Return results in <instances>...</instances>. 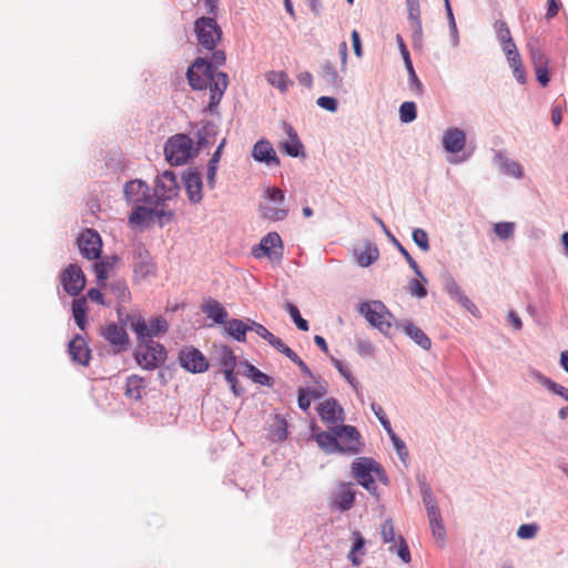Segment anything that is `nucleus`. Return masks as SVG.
<instances>
[{"label": "nucleus", "mask_w": 568, "mask_h": 568, "mask_svg": "<svg viewBox=\"0 0 568 568\" xmlns=\"http://www.w3.org/2000/svg\"><path fill=\"white\" fill-rule=\"evenodd\" d=\"M355 495L352 483H339L332 495V504L342 511L348 510L354 505Z\"/></svg>", "instance_id": "f3484780"}, {"label": "nucleus", "mask_w": 568, "mask_h": 568, "mask_svg": "<svg viewBox=\"0 0 568 568\" xmlns=\"http://www.w3.org/2000/svg\"><path fill=\"white\" fill-rule=\"evenodd\" d=\"M87 300L85 297H80L73 301L72 303V314L77 325L84 329L87 325Z\"/></svg>", "instance_id": "72a5a7b5"}, {"label": "nucleus", "mask_w": 568, "mask_h": 568, "mask_svg": "<svg viewBox=\"0 0 568 568\" xmlns=\"http://www.w3.org/2000/svg\"><path fill=\"white\" fill-rule=\"evenodd\" d=\"M405 332L422 348H424V349L430 348L432 342H430L429 337L414 324H407L405 326Z\"/></svg>", "instance_id": "f704fd0d"}, {"label": "nucleus", "mask_w": 568, "mask_h": 568, "mask_svg": "<svg viewBox=\"0 0 568 568\" xmlns=\"http://www.w3.org/2000/svg\"><path fill=\"white\" fill-rule=\"evenodd\" d=\"M320 75L328 87L339 88L342 84V78L331 63L322 65Z\"/></svg>", "instance_id": "e433bc0d"}, {"label": "nucleus", "mask_w": 568, "mask_h": 568, "mask_svg": "<svg viewBox=\"0 0 568 568\" xmlns=\"http://www.w3.org/2000/svg\"><path fill=\"white\" fill-rule=\"evenodd\" d=\"M466 135L464 131L453 128L448 129L443 136V145L450 153H458L465 148Z\"/></svg>", "instance_id": "b1692460"}, {"label": "nucleus", "mask_w": 568, "mask_h": 568, "mask_svg": "<svg viewBox=\"0 0 568 568\" xmlns=\"http://www.w3.org/2000/svg\"><path fill=\"white\" fill-rule=\"evenodd\" d=\"M544 385L547 387L548 390L561 396L566 400H568V388L557 384L556 382L551 379H545Z\"/></svg>", "instance_id": "864d4df0"}, {"label": "nucleus", "mask_w": 568, "mask_h": 568, "mask_svg": "<svg viewBox=\"0 0 568 568\" xmlns=\"http://www.w3.org/2000/svg\"><path fill=\"white\" fill-rule=\"evenodd\" d=\"M186 77L193 90H210L209 110L213 111L229 85L227 74L213 69V65L203 58H197L189 67Z\"/></svg>", "instance_id": "f257e3e1"}, {"label": "nucleus", "mask_w": 568, "mask_h": 568, "mask_svg": "<svg viewBox=\"0 0 568 568\" xmlns=\"http://www.w3.org/2000/svg\"><path fill=\"white\" fill-rule=\"evenodd\" d=\"M504 168L505 172L511 176L520 178L523 175V169L520 164L515 161L506 162Z\"/></svg>", "instance_id": "680f3d73"}, {"label": "nucleus", "mask_w": 568, "mask_h": 568, "mask_svg": "<svg viewBox=\"0 0 568 568\" xmlns=\"http://www.w3.org/2000/svg\"><path fill=\"white\" fill-rule=\"evenodd\" d=\"M252 155L257 162H265L268 165L280 164V160L276 156L273 146L266 140H261L254 144Z\"/></svg>", "instance_id": "5701e85b"}, {"label": "nucleus", "mask_w": 568, "mask_h": 568, "mask_svg": "<svg viewBox=\"0 0 568 568\" xmlns=\"http://www.w3.org/2000/svg\"><path fill=\"white\" fill-rule=\"evenodd\" d=\"M430 528L434 538L436 539L437 544L442 547L445 544L446 538V530L443 525L440 511H432L430 515H428Z\"/></svg>", "instance_id": "c756f323"}, {"label": "nucleus", "mask_w": 568, "mask_h": 568, "mask_svg": "<svg viewBox=\"0 0 568 568\" xmlns=\"http://www.w3.org/2000/svg\"><path fill=\"white\" fill-rule=\"evenodd\" d=\"M256 258L267 257L272 262H280L283 257V243L276 232L265 235L257 248L253 251Z\"/></svg>", "instance_id": "9b49d317"}, {"label": "nucleus", "mask_w": 568, "mask_h": 568, "mask_svg": "<svg viewBox=\"0 0 568 568\" xmlns=\"http://www.w3.org/2000/svg\"><path fill=\"white\" fill-rule=\"evenodd\" d=\"M179 362L183 368L191 373H203L209 368L205 356L194 347H184L180 351Z\"/></svg>", "instance_id": "2eb2a0df"}, {"label": "nucleus", "mask_w": 568, "mask_h": 568, "mask_svg": "<svg viewBox=\"0 0 568 568\" xmlns=\"http://www.w3.org/2000/svg\"><path fill=\"white\" fill-rule=\"evenodd\" d=\"M297 402H298V406L301 409L307 410L310 408L311 399H310V394L307 393V389H304V388L298 389Z\"/></svg>", "instance_id": "0e129e2a"}, {"label": "nucleus", "mask_w": 568, "mask_h": 568, "mask_svg": "<svg viewBox=\"0 0 568 568\" xmlns=\"http://www.w3.org/2000/svg\"><path fill=\"white\" fill-rule=\"evenodd\" d=\"M126 321L130 322V328L135 333L138 342L153 339L164 335L169 329V324L162 316L145 321L140 315H128Z\"/></svg>", "instance_id": "7ed1b4c3"}, {"label": "nucleus", "mask_w": 568, "mask_h": 568, "mask_svg": "<svg viewBox=\"0 0 568 568\" xmlns=\"http://www.w3.org/2000/svg\"><path fill=\"white\" fill-rule=\"evenodd\" d=\"M133 271L139 280H145L155 274L156 266L148 251L140 248L134 254Z\"/></svg>", "instance_id": "6ab92c4d"}, {"label": "nucleus", "mask_w": 568, "mask_h": 568, "mask_svg": "<svg viewBox=\"0 0 568 568\" xmlns=\"http://www.w3.org/2000/svg\"><path fill=\"white\" fill-rule=\"evenodd\" d=\"M494 30L498 38V40L501 43L503 50H507L509 48H514L516 44L513 40L510 30L504 20H497L494 23Z\"/></svg>", "instance_id": "7c9ffc66"}, {"label": "nucleus", "mask_w": 568, "mask_h": 568, "mask_svg": "<svg viewBox=\"0 0 568 568\" xmlns=\"http://www.w3.org/2000/svg\"><path fill=\"white\" fill-rule=\"evenodd\" d=\"M408 288H409L410 294L418 298H423L427 295V290L425 288L424 284L418 280H412L409 282Z\"/></svg>", "instance_id": "6e6d98bb"}, {"label": "nucleus", "mask_w": 568, "mask_h": 568, "mask_svg": "<svg viewBox=\"0 0 568 568\" xmlns=\"http://www.w3.org/2000/svg\"><path fill=\"white\" fill-rule=\"evenodd\" d=\"M317 104L331 112H335L337 110V100L331 97H320L317 99Z\"/></svg>", "instance_id": "4d7b16f0"}, {"label": "nucleus", "mask_w": 568, "mask_h": 568, "mask_svg": "<svg viewBox=\"0 0 568 568\" xmlns=\"http://www.w3.org/2000/svg\"><path fill=\"white\" fill-rule=\"evenodd\" d=\"M194 31L201 47L213 50L221 40L222 31L216 21L210 17H202L194 23Z\"/></svg>", "instance_id": "6e6552de"}, {"label": "nucleus", "mask_w": 568, "mask_h": 568, "mask_svg": "<svg viewBox=\"0 0 568 568\" xmlns=\"http://www.w3.org/2000/svg\"><path fill=\"white\" fill-rule=\"evenodd\" d=\"M495 233L501 240H507L513 236L515 224L511 222H500L495 224Z\"/></svg>", "instance_id": "de8ad7c7"}, {"label": "nucleus", "mask_w": 568, "mask_h": 568, "mask_svg": "<svg viewBox=\"0 0 568 568\" xmlns=\"http://www.w3.org/2000/svg\"><path fill=\"white\" fill-rule=\"evenodd\" d=\"M116 257H105L94 264L97 280L100 285H104L109 277L110 270L114 266Z\"/></svg>", "instance_id": "c9c22d12"}, {"label": "nucleus", "mask_w": 568, "mask_h": 568, "mask_svg": "<svg viewBox=\"0 0 568 568\" xmlns=\"http://www.w3.org/2000/svg\"><path fill=\"white\" fill-rule=\"evenodd\" d=\"M456 295H457L458 302L464 307H466L470 313L475 314V312H477L476 305L467 296H465L462 292L456 290Z\"/></svg>", "instance_id": "69168bd1"}, {"label": "nucleus", "mask_w": 568, "mask_h": 568, "mask_svg": "<svg viewBox=\"0 0 568 568\" xmlns=\"http://www.w3.org/2000/svg\"><path fill=\"white\" fill-rule=\"evenodd\" d=\"M351 37H352L354 53L356 54V57L361 58L363 55V50H362V42H361V37H359L358 31L353 30Z\"/></svg>", "instance_id": "338daca9"}, {"label": "nucleus", "mask_w": 568, "mask_h": 568, "mask_svg": "<svg viewBox=\"0 0 568 568\" xmlns=\"http://www.w3.org/2000/svg\"><path fill=\"white\" fill-rule=\"evenodd\" d=\"M202 308L207 317L212 318L215 323L223 324L226 322L227 313L219 302L210 300Z\"/></svg>", "instance_id": "c85d7f7f"}, {"label": "nucleus", "mask_w": 568, "mask_h": 568, "mask_svg": "<svg viewBox=\"0 0 568 568\" xmlns=\"http://www.w3.org/2000/svg\"><path fill=\"white\" fill-rule=\"evenodd\" d=\"M379 256L378 248L373 244H366L364 248L356 253V261L362 267H367Z\"/></svg>", "instance_id": "473e14b6"}, {"label": "nucleus", "mask_w": 568, "mask_h": 568, "mask_svg": "<svg viewBox=\"0 0 568 568\" xmlns=\"http://www.w3.org/2000/svg\"><path fill=\"white\" fill-rule=\"evenodd\" d=\"M317 412L322 420L327 424H336L338 420H343V408L333 398L321 403Z\"/></svg>", "instance_id": "4be33fe9"}, {"label": "nucleus", "mask_w": 568, "mask_h": 568, "mask_svg": "<svg viewBox=\"0 0 568 568\" xmlns=\"http://www.w3.org/2000/svg\"><path fill=\"white\" fill-rule=\"evenodd\" d=\"M101 335L116 348V352L124 351L129 345V336L125 329L118 324L104 325L101 327Z\"/></svg>", "instance_id": "a211bd4d"}, {"label": "nucleus", "mask_w": 568, "mask_h": 568, "mask_svg": "<svg viewBox=\"0 0 568 568\" xmlns=\"http://www.w3.org/2000/svg\"><path fill=\"white\" fill-rule=\"evenodd\" d=\"M413 241L415 244L424 252L429 251V240L428 234L423 229H415L413 231Z\"/></svg>", "instance_id": "49530a36"}, {"label": "nucleus", "mask_w": 568, "mask_h": 568, "mask_svg": "<svg viewBox=\"0 0 568 568\" xmlns=\"http://www.w3.org/2000/svg\"><path fill=\"white\" fill-rule=\"evenodd\" d=\"M417 116L416 104L414 102H404L399 106V119L404 123L414 121Z\"/></svg>", "instance_id": "c03bdc74"}, {"label": "nucleus", "mask_w": 568, "mask_h": 568, "mask_svg": "<svg viewBox=\"0 0 568 568\" xmlns=\"http://www.w3.org/2000/svg\"><path fill=\"white\" fill-rule=\"evenodd\" d=\"M352 475L369 494L378 497L377 484L387 485L388 478L383 467L372 458L357 457L352 463Z\"/></svg>", "instance_id": "f03ea898"}, {"label": "nucleus", "mask_w": 568, "mask_h": 568, "mask_svg": "<svg viewBox=\"0 0 568 568\" xmlns=\"http://www.w3.org/2000/svg\"><path fill=\"white\" fill-rule=\"evenodd\" d=\"M359 313L366 321L379 332L387 334L392 327L393 315L379 301H372L361 304Z\"/></svg>", "instance_id": "423d86ee"}, {"label": "nucleus", "mask_w": 568, "mask_h": 568, "mask_svg": "<svg viewBox=\"0 0 568 568\" xmlns=\"http://www.w3.org/2000/svg\"><path fill=\"white\" fill-rule=\"evenodd\" d=\"M180 186L176 175L172 171H164L155 179L153 199L155 205H163L164 202L178 197Z\"/></svg>", "instance_id": "1a4fd4ad"}, {"label": "nucleus", "mask_w": 568, "mask_h": 568, "mask_svg": "<svg viewBox=\"0 0 568 568\" xmlns=\"http://www.w3.org/2000/svg\"><path fill=\"white\" fill-rule=\"evenodd\" d=\"M61 284L70 295H78L85 286V275L77 264H70L61 275Z\"/></svg>", "instance_id": "ddd939ff"}, {"label": "nucleus", "mask_w": 568, "mask_h": 568, "mask_svg": "<svg viewBox=\"0 0 568 568\" xmlns=\"http://www.w3.org/2000/svg\"><path fill=\"white\" fill-rule=\"evenodd\" d=\"M335 368L339 372V374L352 385V387L357 390V382L352 375L351 371L347 366L343 364L339 359L333 361Z\"/></svg>", "instance_id": "09e8293b"}, {"label": "nucleus", "mask_w": 568, "mask_h": 568, "mask_svg": "<svg viewBox=\"0 0 568 568\" xmlns=\"http://www.w3.org/2000/svg\"><path fill=\"white\" fill-rule=\"evenodd\" d=\"M381 536L385 544H389V552H396L403 562L409 564L412 560L408 545L403 536H396L392 519H386L381 525Z\"/></svg>", "instance_id": "0eeeda50"}, {"label": "nucleus", "mask_w": 568, "mask_h": 568, "mask_svg": "<svg viewBox=\"0 0 568 568\" xmlns=\"http://www.w3.org/2000/svg\"><path fill=\"white\" fill-rule=\"evenodd\" d=\"M220 365L223 369L226 382L231 385L232 392L239 396L241 393L237 390V379L234 375V369L236 367V356L231 348H222L220 353Z\"/></svg>", "instance_id": "dca6fc26"}, {"label": "nucleus", "mask_w": 568, "mask_h": 568, "mask_svg": "<svg viewBox=\"0 0 568 568\" xmlns=\"http://www.w3.org/2000/svg\"><path fill=\"white\" fill-rule=\"evenodd\" d=\"M333 433L337 436L339 452L357 453L359 450V433L354 426L335 425Z\"/></svg>", "instance_id": "4468645a"}, {"label": "nucleus", "mask_w": 568, "mask_h": 568, "mask_svg": "<svg viewBox=\"0 0 568 568\" xmlns=\"http://www.w3.org/2000/svg\"><path fill=\"white\" fill-rule=\"evenodd\" d=\"M250 331H254L258 336H261L263 339L267 341L273 335L266 327H264L262 324H258L256 322H252L250 325Z\"/></svg>", "instance_id": "e2e57ef3"}, {"label": "nucleus", "mask_w": 568, "mask_h": 568, "mask_svg": "<svg viewBox=\"0 0 568 568\" xmlns=\"http://www.w3.org/2000/svg\"><path fill=\"white\" fill-rule=\"evenodd\" d=\"M262 215L272 221H281L284 220L287 215V211L284 209H263Z\"/></svg>", "instance_id": "603ef678"}, {"label": "nucleus", "mask_w": 568, "mask_h": 568, "mask_svg": "<svg viewBox=\"0 0 568 568\" xmlns=\"http://www.w3.org/2000/svg\"><path fill=\"white\" fill-rule=\"evenodd\" d=\"M285 310L290 314V316L292 317L293 322L295 323V325L297 326L298 329H301L303 332L308 331V323L306 320H304L301 316V313L296 305H294L291 302H287V303H285Z\"/></svg>", "instance_id": "a19ab883"}, {"label": "nucleus", "mask_w": 568, "mask_h": 568, "mask_svg": "<svg viewBox=\"0 0 568 568\" xmlns=\"http://www.w3.org/2000/svg\"><path fill=\"white\" fill-rule=\"evenodd\" d=\"M535 73H536L537 80L539 81V83L542 87H546L549 83L550 78H549V72H548V65L535 68Z\"/></svg>", "instance_id": "052dcab7"}, {"label": "nucleus", "mask_w": 568, "mask_h": 568, "mask_svg": "<svg viewBox=\"0 0 568 568\" xmlns=\"http://www.w3.org/2000/svg\"><path fill=\"white\" fill-rule=\"evenodd\" d=\"M193 142L185 134H175L168 140L164 145V154L168 162L172 165H182L193 154Z\"/></svg>", "instance_id": "39448f33"}, {"label": "nucleus", "mask_w": 568, "mask_h": 568, "mask_svg": "<svg viewBox=\"0 0 568 568\" xmlns=\"http://www.w3.org/2000/svg\"><path fill=\"white\" fill-rule=\"evenodd\" d=\"M69 354L74 363L87 366L91 358V352L83 337L77 335L69 343Z\"/></svg>", "instance_id": "412c9836"}, {"label": "nucleus", "mask_w": 568, "mask_h": 568, "mask_svg": "<svg viewBox=\"0 0 568 568\" xmlns=\"http://www.w3.org/2000/svg\"><path fill=\"white\" fill-rule=\"evenodd\" d=\"M538 526L536 524H525L519 526L517 536L521 539H530L536 536Z\"/></svg>", "instance_id": "3c124183"}, {"label": "nucleus", "mask_w": 568, "mask_h": 568, "mask_svg": "<svg viewBox=\"0 0 568 568\" xmlns=\"http://www.w3.org/2000/svg\"><path fill=\"white\" fill-rule=\"evenodd\" d=\"M267 82L280 89L282 92H286L288 87L293 84L292 81L288 80L287 74L283 71H270L266 74Z\"/></svg>", "instance_id": "4c0bfd02"}, {"label": "nucleus", "mask_w": 568, "mask_h": 568, "mask_svg": "<svg viewBox=\"0 0 568 568\" xmlns=\"http://www.w3.org/2000/svg\"><path fill=\"white\" fill-rule=\"evenodd\" d=\"M265 196L270 201H283L284 200V193L282 190L277 187H270L265 191Z\"/></svg>", "instance_id": "774afa93"}, {"label": "nucleus", "mask_w": 568, "mask_h": 568, "mask_svg": "<svg viewBox=\"0 0 568 568\" xmlns=\"http://www.w3.org/2000/svg\"><path fill=\"white\" fill-rule=\"evenodd\" d=\"M410 28L416 34L422 33L420 9L418 0H406Z\"/></svg>", "instance_id": "2f4dec72"}, {"label": "nucleus", "mask_w": 568, "mask_h": 568, "mask_svg": "<svg viewBox=\"0 0 568 568\" xmlns=\"http://www.w3.org/2000/svg\"><path fill=\"white\" fill-rule=\"evenodd\" d=\"M528 47L534 68L548 65L546 54L536 44L529 43Z\"/></svg>", "instance_id": "a18cd8bd"}, {"label": "nucleus", "mask_w": 568, "mask_h": 568, "mask_svg": "<svg viewBox=\"0 0 568 568\" xmlns=\"http://www.w3.org/2000/svg\"><path fill=\"white\" fill-rule=\"evenodd\" d=\"M250 331V325H246L241 320H232L227 324V332L239 342H244L246 332Z\"/></svg>", "instance_id": "58836bf2"}, {"label": "nucleus", "mask_w": 568, "mask_h": 568, "mask_svg": "<svg viewBox=\"0 0 568 568\" xmlns=\"http://www.w3.org/2000/svg\"><path fill=\"white\" fill-rule=\"evenodd\" d=\"M185 192L193 204H199L203 199V183L199 172H187L184 175Z\"/></svg>", "instance_id": "aec40b11"}, {"label": "nucleus", "mask_w": 568, "mask_h": 568, "mask_svg": "<svg viewBox=\"0 0 568 568\" xmlns=\"http://www.w3.org/2000/svg\"><path fill=\"white\" fill-rule=\"evenodd\" d=\"M315 440L318 446L324 449L326 453H335L339 452V443L337 440V436L333 433V427L331 432H320L315 435Z\"/></svg>", "instance_id": "cd10ccee"}, {"label": "nucleus", "mask_w": 568, "mask_h": 568, "mask_svg": "<svg viewBox=\"0 0 568 568\" xmlns=\"http://www.w3.org/2000/svg\"><path fill=\"white\" fill-rule=\"evenodd\" d=\"M146 383L143 377L138 375H131L126 378L124 395L130 398L138 400L142 398Z\"/></svg>", "instance_id": "bb28decb"}, {"label": "nucleus", "mask_w": 568, "mask_h": 568, "mask_svg": "<svg viewBox=\"0 0 568 568\" xmlns=\"http://www.w3.org/2000/svg\"><path fill=\"white\" fill-rule=\"evenodd\" d=\"M354 544L352 546V549L348 554V559L352 561L354 566H359L362 564L361 559L357 557V552L364 554L362 550L365 546V539L361 535L359 531H354Z\"/></svg>", "instance_id": "ea45409f"}, {"label": "nucleus", "mask_w": 568, "mask_h": 568, "mask_svg": "<svg viewBox=\"0 0 568 568\" xmlns=\"http://www.w3.org/2000/svg\"><path fill=\"white\" fill-rule=\"evenodd\" d=\"M276 420H277V427H276L275 433L272 434L273 439L278 440V442L284 440L287 435L286 423L284 419L278 418L277 416H276Z\"/></svg>", "instance_id": "bf43d9fd"}, {"label": "nucleus", "mask_w": 568, "mask_h": 568, "mask_svg": "<svg viewBox=\"0 0 568 568\" xmlns=\"http://www.w3.org/2000/svg\"><path fill=\"white\" fill-rule=\"evenodd\" d=\"M284 130L287 134V140L282 142L280 148L290 156L296 158L303 153V144L292 125L285 123Z\"/></svg>", "instance_id": "a878e982"}, {"label": "nucleus", "mask_w": 568, "mask_h": 568, "mask_svg": "<svg viewBox=\"0 0 568 568\" xmlns=\"http://www.w3.org/2000/svg\"><path fill=\"white\" fill-rule=\"evenodd\" d=\"M393 242L395 243L398 251L402 253V255L407 261L410 268L414 271V273L423 280V282H426V278L423 276V273L416 263V261L412 257V255L408 253V251L394 237L392 236Z\"/></svg>", "instance_id": "37998d69"}, {"label": "nucleus", "mask_w": 568, "mask_h": 568, "mask_svg": "<svg viewBox=\"0 0 568 568\" xmlns=\"http://www.w3.org/2000/svg\"><path fill=\"white\" fill-rule=\"evenodd\" d=\"M78 246L85 258L97 260L102 251V241L97 231L87 229L78 237Z\"/></svg>", "instance_id": "f8f14e48"}, {"label": "nucleus", "mask_w": 568, "mask_h": 568, "mask_svg": "<svg viewBox=\"0 0 568 568\" xmlns=\"http://www.w3.org/2000/svg\"><path fill=\"white\" fill-rule=\"evenodd\" d=\"M423 501L425 504V507L427 509V515H430L432 511H439L436 500L434 499L433 495L428 490L423 491Z\"/></svg>", "instance_id": "13d9d810"}, {"label": "nucleus", "mask_w": 568, "mask_h": 568, "mask_svg": "<svg viewBox=\"0 0 568 568\" xmlns=\"http://www.w3.org/2000/svg\"><path fill=\"white\" fill-rule=\"evenodd\" d=\"M134 358L141 368L152 371L165 363L166 349L153 339L138 342Z\"/></svg>", "instance_id": "20e7f679"}, {"label": "nucleus", "mask_w": 568, "mask_h": 568, "mask_svg": "<svg viewBox=\"0 0 568 568\" xmlns=\"http://www.w3.org/2000/svg\"><path fill=\"white\" fill-rule=\"evenodd\" d=\"M245 375L248 376L254 383H257L260 385H270L271 384V377L266 375L265 373L261 372L258 368L251 364H245Z\"/></svg>", "instance_id": "79ce46f5"}, {"label": "nucleus", "mask_w": 568, "mask_h": 568, "mask_svg": "<svg viewBox=\"0 0 568 568\" xmlns=\"http://www.w3.org/2000/svg\"><path fill=\"white\" fill-rule=\"evenodd\" d=\"M504 52L507 57V61H508L510 68L520 67L523 64L520 54H519L516 45L514 48L504 50Z\"/></svg>", "instance_id": "5fc2aeb1"}, {"label": "nucleus", "mask_w": 568, "mask_h": 568, "mask_svg": "<svg viewBox=\"0 0 568 568\" xmlns=\"http://www.w3.org/2000/svg\"><path fill=\"white\" fill-rule=\"evenodd\" d=\"M406 69L408 71V74H409V81L412 83V85L414 87V89L416 90V93L418 95L422 94L423 92V84L422 82L419 81V79L417 78L415 71H414V68H413V64H412V61H410V58H407L406 59Z\"/></svg>", "instance_id": "8fccbe9b"}, {"label": "nucleus", "mask_w": 568, "mask_h": 568, "mask_svg": "<svg viewBox=\"0 0 568 568\" xmlns=\"http://www.w3.org/2000/svg\"><path fill=\"white\" fill-rule=\"evenodd\" d=\"M134 209L129 215V224L132 226H149L154 221L153 207L145 204L133 205Z\"/></svg>", "instance_id": "393cba45"}, {"label": "nucleus", "mask_w": 568, "mask_h": 568, "mask_svg": "<svg viewBox=\"0 0 568 568\" xmlns=\"http://www.w3.org/2000/svg\"><path fill=\"white\" fill-rule=\"evenodd\" d=\"M123 195L129 205L151 204L153 202L150 186L140 179L126 182L123 186Z\"/></svg>", "instance_id": "9d476101"}]
</instances>
